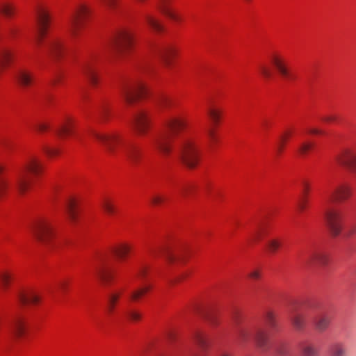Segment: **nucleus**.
<instances>
[{"label": "nucleus", "mask_w": 356, "mask_h": 356, "mask_svg": "<svg viewBox=\"0 0 356 356\" xmlns=\"http://www.w3.org/2000/svg\"><path fill=\"white\" fill-rule=\"evenodd\" d=\"M207 115L211 120L213 125L207 131V138L210 147L214 146L218 140L216 126L218 124L221 117V111L213 106H210L207 111Z\"/></svg>", "instance_id": "obj_14"}, {"label": "nucleus", "mask_w": 356, "mask_h": 356, "mask_svg": "<svg viewBox=\"0 0 356 356\" xmlns=\"http://www.w3.org/2000/svg\"><path fill=\"white\" fill-rule=\"evenodd\" d=\"M302 190H303L305 197H307V196L310 191V186H309V184L306 181H305L302 183Z\"/></svg>", "instance_id": "obj_56"}, {"label": "nucleus", "mask_w": 356, "mask_h": 356, "mask_svg": "<svg viewBox=\"0 0 356 356\" xmlns=\"http://www.w3.org/2000/svg\"><path fill=\"white\" fill-rule=\"evenodd\" d=\"M44 152L48 156L53 157L59 154V149L56 147H47L45 148Z\"/></svg>", "instance_id": "obj_51"}, {"label": "nucleus", "mask_w": 356, "mask_h": 356, "mask_svg": "<svg viewBox=\"0 0 356 356\" xmlns=\"http://www.w3.org/2000/svg\"><path fill=\"white\" fill-rule=\"evenodd\" d=\"M165 200H166L165 197L159 195H153L150 200L152 204L154 205H159V204L165 202Z\"/></svg>", "instance_id": "obj_50"}, {"label": "nucleus", "mask_w": 356, "mask_h": 356, "mask_svg": "<svg viewBox=\"0 0 356 356\" xmlns=\"http://www.w3.org/2000/svg\"><path fill=\"white\" fill-rule=\"evenodd\" d=\"M339 162L356 172V152L345 151L339 159Z\"/></svg>", "instance_id": "obj_27"}, {"label": "nucleus", "mask_w": 356, "mask_h": 356, "mask_svg": "<svg viewBox=\"0 0 356 356\" xmlns=\"http://www.w3.org/2000/svg\"><path fill=\"white\" fill-rule=\"evenodd\" d=\"M314 327L318 332H324L329 327L330 318L326 314H318L313 320Z\"/></svg>", "instance_id": "obj_28"}, {"label": "nucleus", "mask_w": 356, "mask_h": 356, "mask_svg": "<svg viewBox=\"0 0 356 356\" xmlns=\"http://www.w3.org/2000/svg\"><path fill=\"white\" fill-rule=\"evenodd\" d=\"M11 281L10 275L8 273H2L0 274V286L2 290H6Z\"/></svg>", "instance_id": "obj_46"}, {"label": "nucleus", "mask_w": 356, "mask_h": 356, "mask_svg": "<svg viewBox=\"0 0 356 356\" xmlns=\"http://www.w3.org/2000/svg\"><path fill=\"white\" fill-rule=\"evenodd\" d=\"M0 14L7 19H11L15 14V8L11 3L0 2Z\"/></svg>", "instance_id": "obj_38"}, {"label": "nucleus", "mask_w": 356, "mask_h": 356, "mask_svg": "<svg viewBox=\"0 0 356 356\" xmlns=\"http://www.w3.org/2000/svg\"><path fill=\"white\" fill-rule=\"evenodd\" d=\"M264 329H259L254 336L255 343L260 348H264L268 343V337L278 330V324L275 314L271 311H266L263 316Z\"/></svg>", "instance_id": "obj_8"}, {"label": "nucleus", "mask_w": 356, "mask_h": 356, "mask_svg": "<svg viewBox=\"0 0 356 356\" xmlns=\"http://www.w3.org/2000/svg\"><path fill=\"white\" fill-rule=\"evenodd\" d=\"M259 72L264 79L270 78L273 74L271 70L264 65L259 66Z\"/></svg>", "instance_id": "obj_48"}, {"label": "nucleus", "mask_w": 356, "mask_h": 356, "mask_svg": "<svg viewBox=\"0 0 356 356\" xmlns=\"http://www.w3.org/2000/svg\"><path fill=\"white\" fill-rule=\"evenodd\" d=\"M351 187L346 184L335 186L326 194L323 214L329 232L333 238L341 236L343 229V212L334 204L347 200L351 197Z\"/></svg>", "instance_id": "obj_2"}, {"label": "nucleus", "mask_w": 356, "mask_h": 356, "mask_svg": "<svg viewBox=\"0 0 356 356\" xmlns=\"http://www.w3.org/2000/svg\"><path fill=\"white\" fill-rule=\"evenodd\" d=\"M73 121L70 118H66L56 129L55 133L60 138H65L73 134Z\"/></svg>", "instance_id": "obj_25"}, {"label": "nucleus", "mask_w": 356, "mask_h": 356, "mask_svg": "<svg viewBox=\"0 0 356 356\" xmlns=\"http://www.w3.org/2000/svg\"><path fill=\"white\" fill-rule=\"evenodd\" d=\"M293 134V131L290 129L285 130L281 135L280 142L276 147V154L277 156H280L285 148V146Z\"/></svg>", "instance_id": "obj_34"}, {"label": "nucleus", "mask_w": 356, "mask_h": 356, "mask_svg": "<svg viewBox=\"0 0 356 356\" xmlns=\"http://www.w3.org/2000/svg\"><path fill=\"white\" fill-rule=\"evenodd\" d=\"M151 289L152 285L150 284H148L142 288L134 290L130 294V299L132 301H138L142 296H143L145 293L149 292L151 290Z\"/></svg>", "instance_id": "obj_41"}, {"label": "nucleus", "mask_w": 356, "mask_h": 356, "mask_svg": "<svg viewBox=\"0 0 356 356\" xmlns=\"http://www.w3.org/2000/svg\"><path fill=\"white\" fill-rule=\"evenodd\" d=\"M322 131L317 129H307L305 131V134H313V135H317V134H321Z\"/></svg>", "instance_id": "obj_59"}, {"label": "nucleus", "mask_w": 356, "mask_h": 356, "mask_svg": "<svg viewBox=\"0 0 356 356\" xmlns=\"http://www.w3.org/2000/svg\"><path fill=\"white\" fill-rule=\"evenodd\" d=\"M124 315L130 321L132 322L138 321L142 318V315L139 312L132 309H127L124 312Z\"/></svg>", "instance_id": "obj_44"}, {"label": "nucleus", "mask_w": 356, "mask_h": 356, "mask_svg": "<svg viewBox=\"0 0 356 356\" xmlns=\"http://www.w3.org/2000/svg\"><path fill=\"white\" fill-rule=\"evenodd\" d=\"M10 333L15 339H20L26 333V323L24 316L19 313L15 314L10 325Z\"/></svg>", "instance_id": "obj_20"}, {"label": "nucleus", "mask_w": 356, "mask_h": 356, "mask_svg": "<svg viewBox=\"0 0 356 356\" xmlns=\"http://www.w3.org/2000/svg\"><path fill=\"white\" fill-rule=\"evenodd\" d=\"M17 300L22 305H36L40 302V298L36 292L28 291L19 293Z\"/></svg>", "instance_id": "obj_23"}, {"label": "nucleus", "mask_w": 356, "mask_h": 356, "mask_svg": "<svg viewBox=\"0 0 356 356\" xmlns=\"http://www.w3.org/2000/svg\"><path fill=\"white\" fill-rule=\"evenodd\" d=\"M131 124L139 135H146L151 126L149 113L145 111H140L134 115Z\"/></svg>", "instance_id": "obj_15"}, {"label": "nucleus", "mask_w": 356, "mask_h": 356, "mask_svg": "<svg viewBox=\"0 0 356 356\" xmlns=\"http://www.w3.org/2000/svg\"><path fill=\"white\" fill-rule=\"evenodd\" d=\"M109 114V109L106 106H104L102 108L101 111H99V115L102 119L106 120L107 116Z\"/></svg>", "instance_id": "obj_55"}, {"label": "nucleus", "mask_w": 356, "mask_h": 356, "mask_svg": "<svg viewBox=\"0 0 356 356\" xmlns=\"http://www.w3.org/2000/svg\"><path fill=\"white\" fill-rule=\"evenodd\" d=\"M113 42V48L118 53L125 54L133 47V33L128 29H121L115 34Z\"/></svg>", "instance_id": "obj_12"}, {"label": "nucleus", "mask_w": 356, "mask_h": 356, "mask_svg": "<svg viewBox=\"0 0 356 356\" xmlns=\"http://www.w3.org/2000/svg\"><path fill=\"white\" fill-rule=\"evenodd\" d=\"M132 250V246L127 243H120L112 248V253L122 261H125Z\"/></svg>", "instance_id": "obj_24"}, {"label": "nucleus", "mask_w": 356, "mask_h": 356, "mask_svg": "<svg viewBox=\"0 0 356 356\" xmlns=\"http://www.w3.org/2000/svg\"><path fill=\"white\" fill-rule=\"evenodd\" d=\"M16 78L18 82L24 86H29L33 81L32 74L26 69L19 70Z\"/></svg>", "instance_id": "obj_32"}, {"label": "nucleus", "mask_w": 356, "mask_h": 356, "mask_svg": "<svg viewBox=\"0 0 356 356\" xmlns=\"http://www.w3.org/2000/svg\"><path fill=\"white\" fill-rule=\"evenodd\" d=\"M353 234V232L351 231V230H347V231H345L344 233L343 234V237L344 238H348L349 236H350L352 234Z\"/></svg>", "instance_id": "obj_62"}, {"label": "nucleus", "mask_w": 356, "mask_h": 356, "mask_svg": "<svg viewBox=\"0 0 356 356\" xmlns=\"http://www.w3.org/2000/svg\"><path fill=\"white\" fill-rule=\"evenodd\" d=\"M330 356H346L345 346L341 342H335L332 343L329 349Z\"/></svg>", "instance_id": "obj_37"}, {"label": "nucleus", "mask_w": 356, "mask_h": 356, "mask_svg": "<svg viewBox=\"0 0 356 356\" xmlns=\"http://www.w3.org/2000/svg\"><path fill=\"white\" fill-rule=\"evenodd\" d=\"M282 246V241L280 239L275 238H270L266 242V248L268 252L275 254Z\"/></svg>", "instance_id": "obj_40"}, {"label": "nucleus", "mask_w": 356, "mask_h": 356, "mask_svg": "<svg viewBox=\"0 0 356 356\" xmlns=\"http://www.w3.org/2000/svg\"><path fill=\"white\" fill-rule=\"evenodd\" d=\"M187 276H188V273H184V274L181 275L180 276H179L177 278H176L175 280L170 281V282L171 284H174L176 282H180V281L184 280L185 278L187 277Z\"/></svg>", "instance_id": "obj_60"}, {"label": "nucleus", "mask_w": 356, "mask_h": 356, "mask_svg": "<svg viewBox=\"0 0 356 356\" xmlns=\"http://www.w3.org/2000/svg\"><path fill=\"white\" fill-rule=\"evenodd\" d=\"M236 335L237 339L240 343H245L251 338V334L250 332L247 329L243 327L237 328Z\"/></svg>", "instance_id": "obj_42"}, {"label": "nucleus", "mask_w": 356, "mask_h": 356, "mask_svg": "<svg viewBox=\"0 0 356 356\" xmlns=\"http://www.w3.org/2000/svg\"><path fill=\"white\" fill-rule=\"evenodd\" d=\"M13 56L14 53L10 49L3 47L0 50V65L2 67L8 65L12 62Z\"/></svg>", "instance_id": "obj_35"}, {"label": "nucleus", "mask_w": 356, "mask_h": 356, "mask_svg": "<svg viewBox=\"0 0 356 356\" xmlns=\"http://www.w3.org/2000/svg\"><path fill=\"white\" fill-rule=\"evenodd\" d=\"M327 258L326 254L317 250L310 251L304 261V262L309 266L325 265L327 264Z\"/></svg>", "instance_id": "obj_22"}, {"label": "nucleus", "mask_w": 356, "mask_h": 356, "mask_svg": "<svg viewBox=\"0 0 356 356\" xmlns=\"http://www.w3.org/2000/svg\"><path fill=\"white\" fill-rule=\"evenodd\" d=\"M65 213L71 223H76L79 220V200L75 197H70L65 204Z\"/></svg>", "instance_id": "obj_21"}, {"label": "nucleus", "mask_w": 356, "mask_h": 356, "mask_svg": "<svg viewBox=\"0 0 356 356\" xmlns=\"http://www.w3.org/2000/svg\"><path fill=\"white\" fill-rule=\"evenodd\" d=\"M150 270V266L145 261H141L136 269V277L141 282H144L149 274Z\"/></svg>", "instance_id": "obj_36"}, {"label": "nucleus", "mask_w": 356, "mask_h": 356, "mask_svg": "<svg viewBox=\"0 0 356 356\" xmlns=\"http://www.w3.org/2000/svg\"><path fill=\"white\" fill-rule=\"evenodd\" d=\"M92 273L105 284H109L114 277V270L108 264L105 256H99L92 264Z\"/></svg>", "instance_id": "obj_10"}, {"label": "nucleus", "mask_w": 356, "mask_h": 356, "mask_svg": "<svg viewBox=\"0 0 356 356\" xmlns=\"http://www.w3.org/2000/svg\"><path fill=\"white\" fill-rule=\"evenodd\" d=\"M91 13L90 8L83 2L77 3L73 8L68 24V32L73 39L81 35Z\"/></svg>", "instance_id": "obj_7"}, {"label": "nucleus", "mask_w": 356, "mask_h": 356, "mask_svg": "<svg viewBox=\"0 0 356 356\" xmlns=\"http://www.w3.org/2000/svg\"><path fill=\"white\" fill-rule=\"evenodd\" d=\"M291 323L297 331H302L306 327V319L305 317L298 312H293L290 316Z\"/></svg>", "instance_id": "obj_30"}, {"label": "nucleus", "mask_w": 356, "mask_h": 356, "mask_svg": "<svg viewBox=\"0 0 356 356\" xmlns=\"http://www.w3.org/2000/svg\"><path fill=\"white\" fill-rule=\"evenodd\" d=\"M314 147V143L307 142V141H302L298 148V152L301 155L304 156L307 154Z\"/></svg>", "instance_id": "obj_45"}, {"label": "nucleus", "mask_w": 356, "mask_h": 356, "mask_svg": "<svg viewBox=\"0 0 356 356\" xmlns=\"http://www.w3.org/2000/svg\"><path fill=\"white\" fill-rule=\"evenodd\" d=\"M120 296V293H111L108 295L106 305V312L108 316L111 317L114 314L117 303Z\"/></svg>", "instance_id": "obj_31"}, {"label": "nucleus", "mask_w": 356, "mask_h": 356, "mask_svg": "<svg viewBox=\"0 0 356 356\" xmlns=\"http://www.w3.org/2000/svg\"><path fill=\"white\" fill-rule=\"evenodd\" d=\"M102 207L108 215H113L116 212V208L113 202L109 199H104L102 203Z\"/></svg>", "instance_id": "obj_43"}, {"label": "nucleus", "mask_w": 356, "mask_h": 356, "mask_svg": "<svg viewBox=\"0 0 356 356\" xmlns=\"http://www.w3.org/2000/svg\"><path fill=\"white\" fill-rule=\"evenodd\" d=\"M45 50L49 56L54 60L60 59L64 53L63 42L56 37L50 38L46 45Z\"/></svg>", "instance_id": "obj_18"}, {"label": "nucleus", "mask_w": 356, "mask_h": 356, "mask_svg": "<svg viewBox=\"0 0 356 356\" xmlns=\"http://www.w3.org/2000/svg\"><path fill=\"white\" fill-rule=\"evenodd\" d=\"M159 10L165 16L176 24H181L184 21L183 14L177 7V0H156Z\"/></svg>", "instance_id": "obj_13"}, {"label": "nucleus", "mask_w": 356, "mask_h": 356, "mask_svg": "<svg viewBox=\"0 0 356 356\" xmlns=\"http://www.w3.org/2000/svg\"><path fill=\"white\" fill-rule=\"evenodd\" d=\"M193 341L201 349H206L208 346V340L205 334L199 330L195 332L193 334Z\"/></svg>", "instance_id": "obj_39"}, {"label": "nucleus", "mask_w": 356, "mask_h": 356, "mask_svg": "<svg viewBox=\"0 0 356 356\" xmlns=\"http://www.w3.org/2000/svg\"><path fill=\"white\" fill-rule=\"evenodd\" d=\"M181 193L183 195H185V194L187 193V188H182L181 189Z\"/></svg>", "instance_id": "obj_64"}, {"label": "nucleus", "mask_w": 356, "mask_h": 356, "mask_svg": "<svg viewBox=\"0 0 356 356\" xmlns=\"http://www.w3.org/2000/svg\"><path fill=\"white\" fill-rule=\"evenodd\" d=\"M155 54L166 67H170L176 54V48L172 44H163L156 48Z\"/></svg>", "instance_id": "obj_19"}, {"label": "nucleus", "mask_w": 356, "mask_h": 356, "mask_svg": "<svg viewBox=\"0 0 356 356\" xmlns=\"http://www.w3.org/2000/svg\"><path fill=\"white\" fill-rule=\"evenodd\" d=\"M105 7L110 10H115L118 6V0H102Z\"/></svg>", "instance_id": "obj_49"}, {"label": "nucleus", "mask_w": 356, "mask_h": 356, "mask_svg": "<svg viewBox=\"0 0 356 356\" xmlns=\"http://www.w3.org/2000/svg\"><path fill=\"white\" fill-rule=\"evenodd\" d=\"M209 322L211 326H217L219 324L218 317L215 315H212L209 318Z\"/></svg>", "instance_id": "obj_57"}, {"label": "nucleus", "mask_w": 356, "mask_h": 356, "mask_svg": "<svg viewBox=\"0 0 356 356\" xmlns=\"http://www.w3.org/2000/svg\"><path fill=\"white\" fill-rule=\"evenodd\" d=\"M249 277L253 280H259L261 277L260 272L257 270H254L250 273Z\"/></svg>", "instance_id": "obj_58"}, {"label": "nucleus", "mask_w": 356, "mask_h": 356, "mask_svg": "<svg viewBox=\"0 0 356 356\" xmlns=\"http://www.w3.org/2000/svg\"><path fill=\"white\" fill-rule=\"evenodd\" d=\"M16 30L14 28H10L9 30V34L10 35H14L15 34Z\"/></svg>", "instance_id": "obj_63"}, {"label": "nucleus", "mask_w": 356, "mask_h": 356, "mask_svg": "<svg viewBox=\"0 0 356 356\" xmlns=\"http://www.w3.org/2000/svg\"><path fill=\"white\" fill-rule=\"evenodd\" d=\"M147 27L156 33H161L164 31V26L161 21L152 14H146L144 17Z\"/></svg>", "instance_id": "obj_26"}, {"label": "nucleus", "mask_w": 356, "mask_h": 356, "mask_svg": "<svg viewBox=\"0 0 356 356\" xmlns=\"http://www.w3.org/2000/svg\"><path fill=\"white\" fill-rule=\"evenodd\" d=\"M100 56L97 53H92L82 66V73L90 83L95 86L99 81L98 66L100 63Z\"/></svg>", "instance_id": "obj_11"}, {"label": "nucleus", "mask_w": 356, "mask_h": 356, "mask_svg": "<svg viewBox=\"0 0 356 356\" xmlns=\"http://www.w3.org/2000/svg\"><path fill=\"white\" fill-rule=\"evenodd\" d=\"M31 229L34 236L42 243L51 247H58L61 245L62 242L57 238L51 222L48 218H38Z\"/></svg>", "instance_id": "obj_5"}, {"label": "nucleus", "mask_w": 356, "mask_h": 356, "mask_svg": "<svg viewBox=\"0 0 356 356\" xmlns=\"http://www.w3.org/2000/svg\"><path fill=\"white\" fill-rule=\"evenodd\" d=\"M156 104L161 108L172 109L176 106V99L172 97L162 95L157 98Z\"/></svg>", "instance_id": "obj_33"}, {"label": "nucleus", "mask_w": 356, "mask_h": 356, "mask_svg": "<svg viewBox=\"0 0 356 356\" xmlns=\"http://www.w3.org/2000/svg\"><path fill=\"white\" fill-rule=\"evenodd\" d=\"M268 235V232L267 228L265 226L261 225L250 233L247 238V243L249 245L254 244Z\"/></svg>", "instance_id": "obj_29"}, {"label": "nucleus", "mask_w": 356, "mask_h": 356, "mask_svg": "<svg viewBox=\"0 0 356 356\" xmlns=\"http://www.w3.org/2000/svg\"><path fill=\"white\" fill-rule=\"evenodd\" d=\"M148 251L152 257L163 256L169 264H174L182 259L179 254L164 245L151 247Z\"/></svg>", "instance_id": "obj_16"}, {"label": "nucleus", "mask_w": 356, "mask_h": 356, "mask_svg": "<svg viewBox=\"0 0 356 356\" xmlns=\"http://www.w3.org/2000/svg\"><path fill=\"white\" fill-rule=\"evenodd\" d=\"M304 356H318L317 349L312 345H304L302 348Z\"/></svg>", "instance_id": "obj_47"}, {"label": "nucleus", "mask_w": 356, "mask_h": 356, "mask_svg": "<svg viewBox=\"0 0 356 356\" xmlns=\"http://www.w3.org/2000/svg\"><path fill=\"white\" fill-rule=\"evenodd\" d=\"M34 129L35 131L42 133L49 129V125L45 123L40 122L34 125Z\"/></svg>", "instance_id": "obj_52"}, {"label": "nucleus", "mask_w": 356, "mask_h": 356, "mask_svg": "<svg viewBox=\"0 0 356 356\" xmlns=\"http://www.w3.org/2000/svg\"><path fill=\"white\" fill-rule=\"evenodd\" d=\"M270 63L277 70L282 77L286 79H291L292 76L289 72L285 58L277 53L271 54L269 57Z\"/></svg>", "instance_id": "obj_17"}, {"label": "nucleus", "mask_w": 356, "mask_h": 356, "mask_svg": "<svg viewBox=\"0 0 356 356\" xmlns=\"http://www.w3.org/2000/svg\"><path fill=\"white\" fill-rule=\"evenodd\" d=\"M307 197H304L303 200H302L298 205V209L300 211H303L306 207H307Z\"/></svg>", "instance_id": "obj_54"}, {"label": "nucleus", "mask_w": 356, "mask_h": 356, "mask_svg": "<svg viewBox=\"0 0 356 356\" xmlns=\"http://www.w3.org/2000/svg\"><path fill=\"white\" fill-rule=\"evenodd\" d=\"M69 281L65 279L60 280L58 283V288L62 291H65L67 289Z\"/></svg>", "instance_id": "obj_53"}, {"label": "nucleus", "mask_w": 356, "mask_h": 356, "mask_svg": "<svg viewBox=\"0 0 356 356\" xmlns=\"http://www.w3.org/2000/svg\"><path fill=\"white\" fill-rule=\"evenodd\" d=\"M336 120H337V118L334 115H328V116H325L323 118V120L325 122H335Z\"/></svg>", "instance_id": "obj_61"}, {"label": "nucleus", "mask_w": 356, "mask_h": 356, "mask_svg": "<svg viewBox=\"0 0 356 356\" xmlns=\"http://www.w3.org/2000/svg\"><path fill=\"white\" fill-rule=\"evenodd\" d=\"M163 126L167 130L161 131L152 138L155 149L163 156H170L172 148L169 132L175 135L181 134L179 154L187 167H196L200 161V149L187 113L172 111L163 122Z\"/></svg>", "instance_id": "obj_1"}, {"label": "nucleus", "mask_w": 356, "mask_h": 356, "mask_svg": "<svg viewBox=\"0 0 356 356\" xmlns=\"http://www.w3.org/2000/svg\"><path fill=\"white\" fill-rule=\"evenodd\" d=\"M36 36L35 45L40 49L44 43L49 26V15L47 9L43 6H38L35 10Z\"/></svg>", "instance_id": "obj_9"}, {"label": "nucleus", "mask_w": 356, "mask_h": 356, "mask_svg": "<svg viewBox=\"0 0 356 356\" xmlns=\"http://www.w3.org/2000/svg\"><path fill=\"white\" fill-rule=\"evenodd\" d=\"M43 170L41 161L35 156H27L16 177V187L20 194L28 191L34 177L40 176Z\"/></svg>", "instance_id": "obj_4"}, {"label": "nucleus", "mask_w": 356, "mask_h": 356, "mask_svg": "<svg viewBox=\"0 0 356 356\" xmlns=\"http://www.w3.org/2000/svg\"><path fill=\"white\" fill-rule=\"evenodd\" d=\"M119 90L120 95L128 104L146 97L148 93L143 79L138 76L123 82Z\"/></svg>", "instance_id": "obj_6"}, {"label": "nucleus", "mask_w": 356, "mask_h": 356, "mask_svg": "<svg viewBox=\"0 0 356 356\" xmlns=\"http://www.w3.org/2000/svg\"><path fill=\"white\" fill-rule=\"evenodd\" d=\"M92 137L102 144L110 155L122 152L132 165H138L142 159L141 149L132 143H125L120 134L95 131Z\"/></svg>", "instance_id": "obj_3"}]
</instances>
